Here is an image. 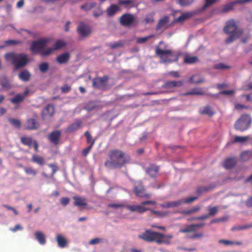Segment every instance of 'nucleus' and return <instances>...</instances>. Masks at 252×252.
<instances>
[{
	"instance_id": "obj_1",
	"label": "nucleus",
	"mask_w": 252,
	"mask_h": 252,
	"mask_svg": "<svg viewBox=\"0 0 252 252\" xmlns=\"http://www.w3.org/2000/svg\"><path fill=\"white\" fill-rule=\"evenodd\" d=\"M138 237L146 241L156 242L158 244H169L170 240L173 238V236L171 234L165 235L153 231L146 230L139 235Z\"/></svg>"
},
{
	"instance_id": "obj_2",
	"label": "nucleus",
	"mask_w": 252,
	"mask_h": 252,
	"mask_svg": "<svg viewBox=\"0 0 252 252\" xmlns=\"http://www.w3.org/2000/svg\"><path fill=\"white\" fill-rule=\"evenodd\" d=\"M109 157L110 160L105 163V166L109 168L120 167L129 160L128 156H126L124 153L119 150L110 152Z\"/></svg>"
},
{
	"instance_id": "obj_3",
	"label": "nucleus",
	"mask_w": 252,
	"mask_h": 252,
	"mask_svg": "<svg viewBox=\"0 0 252 252\" xmlns=\"http://www.w3.org/2000/svg\"><path fill=\"white\" fill-rule=\"evenodd\" d=\"M7 62H11L16 69L25 66L29 62V56L25 53L11 52L5 55Z\"/></svg>"
},
{
	"instance_id": "obj_4",
	"label": "nucleus",
	"mask_w": 252,
	"mask_h": 252,
	"mask_svg": "<svg viewBox=\"0 0 252 252\" xmlns=\"http://www.w3.org/2000/svg\"><path fill=\"white\" fill-rule=\"evenodd\" d=\"M224 31L226 34H230V36L225 39V42L227 44L234 42L239 38L243 32V30L238 27L234 20L227 22Z\"/></svg>"
},
{
	"instance_id": "obj_5",
	"label": "nucleus",
	"mask_w": 252,
	"mask_h": 252,
	"mask_svg": "<svg viewBox=\"0 0 252 252\" xmlns=\"http://www.w3.org/2000/svg\"><path fill=\"white\" fill-rule=\"evenodd\" d=\"M48 40L42 38L33 41L31 46V50L33 54H39L42 56L49 55Z\"/></svg>"
},
{
	"instance_id": "obj_6",
	"label": "nucleus",
	"mask_w": 252,
	"mask_h": 252,
	"mask_svg": "<svg viewBox=\"0 0 252 252\" xmlns=\"http://www.w3.org/2000/svg\"><path fill=\"white\" fill-rule=\"evenodd\" d=\"M156 53L160 59V62L163 63H170L178 60V57L171 50L163 49L156 47Z\"/></svg>"
},
{
	"instance_id": "obj_7",
	"label": "nucleus",
	"mask_w": 252,
	"mask_h": 252,
	"mask_svg": "<svg viewBox=\"0 0 252 252\" xmlns=\"http://www.w3.org/2000/svg\"><path fill=\"white\" fill-rule=\"evenodd\" d=\"M252 122V119L248 115H243L237 121L235 127L237 130L244 131L248 128Z\"/></svg>"
},
{
	"instance_id": "obj_8",
	"label": "nucleus",
	"mask_w": 252,
	"mask_h": 252,
	"mask_svg": "<svg viewBox=\"0 0 252 252\" xmlns=\"http://www.w3.org/2000/svg\"><path fill=\"white\" fill-rule=\"evenodd\" d=\"M136 20V17L133 14L126 13L120 18V23L125 26H131Z\"/></svg>"
},
{
	"instance_id": "obj_9",
	"label": "nucleus",
	"mask_w": 252,
	"mask_h": 252,
	"mask_svg": "<svg viewBox=\"0 0 252 252\" xmlns=\"http://www.w3.org/2000/svg\"><path fill=\"white\" fill-rule=\"evenodd\" d=\"M77 32L81 37H86L91 34L92 29L89 25L82 23L77 27Z\"/></svg>"
},
{
	"instance_id": "obj_10",
	"label": "nucleus",
	"mask_w": 252,
	"mask_h": 252,
	"mask_svg": "<svg viewBox=\"0 0 252 252\" xmlns=\"http://www.w3.org/2000/svg\"><path fill=\"white\" fill-rule=\"evenodd\" d=\"M108 77L106 76L103 77L95 78L93 81V86L95 89H105Z\"/></svg>"
},
{
	"instance_id": "obj_11",
	"label": "nucleus",
	"mask_w": 252,
	"mask_h": 252,
	"mask_svg": "<svg viewBox=\"0 0 252 252\" xmlns=\"http://www.w3.org/2000/svg\"><path fill=\"white\" fill-rule=\"evenodd\" d=\"M169 18L167 16H163L159 20L156 30L157 31L163 32L169 27Z\"/></svg>"
},
{
	"instance_id": "obj_12",
	"label": "nucleus",
	"mask_w": 252,
	"mask_h": 252,
	"mask_svg": "<svg viewBox=\"0 0 252 252\" xmlns=\"http://www.w3.org/2000/svg\"><path fill=\"white\" fill-rule=\"evenodd\" d=\"M56 240L58 247L61 248H64L68 245V240L64 236L61 234H57L56 235Z\"/></svg>"
},
{
	"instance_id": "obj_13",
	"label": "nucleus",
	"mask_w": 252,
	"mask_h": 252,
	"mask_svg": "<svg viewBox=\"0 0 252 252\" xmlns=\"http://www.w3.org/2000/svg\"><path fill=\"white\" fill-rule=\"evenodd\" d=\"M66 45L65 41L62 40L56 41L52 47H49V55L53 54L55 51L63 48Z\"/></svg>"
},
{
	"instance_id": "obj_14",
	"label": "nucleus",
	"mask_w": 252,
	"mask_h": 252,
	"mask_svg": "<svg viewBox=\"0 0 252 252\" xmlns=\"http://www.w3.org/2000/svg\"><path fill=\"white\" fill-rule=\"evenodd\" d=\"M125 207L131 212H137L139 213H143L148 209L143 206L142 204L140 205H126Z\"/></svg>"
},
{
	"instance_id": "obj_15",
	"label": "nucleus",
	"mask_w": 252,
	"mask_h": 252,
	"mask_svg": "<svg viewBox=\"0 0 252 252\" xmlns=\"http://www.w3.org/2000/svg\"><path fill=\"white\" fill-rule=\"evenodd\" d=\"M138 185L139 186H136L134 188V192L136 195L139 197L149 198L151 195L145 192L144 189L140 183H138Z\"/></svg>"
},
{
	"instance_id": "obj_16",
	"label": "nucleus",
	"mask_w": 252,
	"mask_h": 252,
	"mask_svg": "<svg viewBox=\"0 0 252 252\" xmlns=\"http://www.w3.org/2000/svg\"><path fill=\"white\" fill-rule=\"evenodd\" d=\"M73 199L75 200L73 204L75 206L81 207L85 206L87 205L86 199L84 197H80L79 196H74Z\"/></svg>"
},
{
	"instance_id": "obj_17",
	"label": "nucleus",
	"mask_w": 252,
	"mask_h": 252,
	"mask_svg": "<svg viewBox=\"0 0 252 252\" xmlns=\"http://www.w3.org/2000/svg\"><path fill=\"white\" fill-rule=\"evenodd\" d=\"M70 54L68 52L63 53L61 55H59L57 57V61L60 64H63L66 63L69 58H70Z\"/></svg>"
},
{
	"instance_id": "obj_18",
	"label": "nucleus",
	"mask_w": 252,
	"mask_h": 252,
	"mask_svg": "<svg viewBox=\"0 0 252 252\" xmlns=\"http://www.w3.org/2000/svg\"><path fill=\"white\" fill-rule=\"evenodd\" d=\"M61 136V132L60 131H55L51 133L49 136V138L50 141L54 143L55 145L58 144L59 140Z\"/></svg>"
},
{
	"instance_id": "obj_19",
	"label": "nucleus",
	"mask_w": 252,
	"mask_h": 252,
	"mask_svg": "<svg viewBox=\"0 0 252 252\" xmlns=\"http://www.w3.org/2000/svg\"><path fill=\"white\" fill-rule=\"evenodd\" d=\"M34 236L35 239L40 245H43L46 244V237L43 232L41 231H36L34 233Z\"/></svg>"
},
{
	"instance_id": "obj_20",
	"label": "nucleus",
	"mask_w": 252,
	"mask_h": 252,
	"mask_svg": "<svg viewBox=\"0 0 252 252\" xmlns=\"http://www.w3.org/2000/svg\"><path fill=\"white\" fill-rule=\"evenodd\" d=\"M197 197H190L187 198H181L177 200H175L177 206L183 205L185 203H190L197 199Z\"/></svg>"
},
{
	"instance_id": "obj_21",
	"label": "nucleus",
	"mask_w": 252,
	"mask_h": 252,
	"mask_svg": "<svg viewBox=\"0 0 252 252\" xmlns=\"http://www.w3.org/2000/svg\"><path fill=\"white\" fill-rule=\"evenodd\" d=\"M38 125L36 120L34 119H30L27 120L25 127L27 129H34L38 127Z\"/></svg>"
},
{
	"instance_id": "obj_22",
	"label": "nucleus",
	"mask_w": 252,
	"mask_h": 252,
	"mask_svg": "<svg viewBox=\"0 0 252 252\" xmlns=\"http://www.w3.org/2000/svg\"><path fill=\"white\" fill-rule=\"evenodd\" d=\"M236 158H229L225 160L223 166L226 169H230L233 167L236 164Z\"/></svg>"
},
{
	"instance_id": "obj_23",
	"label": "nucleus",
	"mask_w": 252,
	"mask_h": 252,
	"mask_svg": "<svg viewBox=\"0 0 252 252\" xmlns=\"http://www.w3.org/2000/svg\"><path fill=\"white\" fill-rule=\"evenodd\" d=\"M218 243L220 244H223L224 246H233L234 245H240L242 244V243L241 242H236L228 240H220L218 241Z\"/></svg>"
},
{
	"instance_id": "obj_24",
	"label": "nucleus",
	"mask_w": 252,
	"mask_h": 252,
	"mask_svg": "<svg viewBox=\"0 0 252 252\" xmlns=\"http://www.w3.org/2000/svg\"><path fill=\"white\" fill-rule=\"evenodd\" d=\"M189 82L193 84H199L204 82V79L199 74H195L191 76L189 80Z\"/></svg>"
},
{
	"instance_id": "obj_25",
	"label": "nucleus",
	"mask_w": 252,
	"mask_h": 252,
	"mask_svg": "<svg viewBox=\"0 0 252 252\" xmlns=\"http://www.w3.org/2000/svg\"><path fill=\"white\" fill-rule=\"evenodd\" d=\"M192 16V14L191 12H185L182 13L179 17L176 19V22L182 23L184 21L188 19Z\"/></svg>"
},
{
	"instance_id": "obj_26",
	"label": "nucleus",
	"mask_w": 252,
	"mask_h": 252,
	"mask_svg": "<svg viewBox=\"0 0 252 252\" xmlns=\"http://www.w3.org/2000/svg\"><path fill=\"white\" fill-rule=\"evenodd\" d=\"M158 168L155 165H150L147 169V173L151 177H155L157 174Z\"/></svg>"
},
{
	"instance_id": "obj_27",
	"label": "nucleus",
	"mask_w": 252,
	"mask_h": 252,
	"mask_svg": "<svg viewBox=\"0 0 252 252\" xmlns=\"http://www.w3.org/2000/svg\"><path fill=\"white\" fill-rule=\"evenodd\" d=\"M119 8L116 5H112L109 7L106 10L107 14L109 16H112L115 14L118 11Z\"/></svg>"
},
{
	"instance_id": "obj_28",
	"label": "nucleus",
	"mask_w": 252,
	"mask_h": 252,
	"mask_svg": "<svg viewBox=\"0 0 252 252\" xmlns=\"http://www.w3.org/2000/svg\"><path fill=\"white\" fill-rule=\"evenodd\" d=\"M24 99V96L21 94H16L13 98H10V100L13 104H18L22 102Z\"/></svg>"
},
{
	"instance_id": "obj_29",
	"label": "nucleus",
	"mask_w": 252,
	"mask_h": 252,
	"mask_svg": "<svg viewBox=\"0 0 252 252\" xmlns=\"http://www.w3.org/2000/svg\"><path fill=\"white\" fill-rule=\"evenodd\" d=\"M183 85L181 81H170L166 82L164 84V87L166 88L169 89L176 87H180Z\"/></svg>"
},
{
	"instance_id": "obj_30",
	"label": "nucleus",
	"mask_w": 252,
	"mask_h": 252,
	"mask_svg": "<svg viewBox=\"0 0 252 252\" xmlns=\"http://www.w3.org/2000/svg\"><path fill=\"white\" fill-rule=\"evenodd\" d=\"M199 112L201 114H206L209 116H212L214 114V112L209 106H205L200 108Z\"/></svg>"
},
{
	"instance_id": "obj_31",
	"label": "nucleus",
	"mask_w": 252,
	"mask_h": 252,
	"mask_svg": "<svg viewBox=\"0 0 252 252\" xmlns=\"http://www.w3.org/2000/svg\"><path fill=\"white\" fill-rule=\"evenodd\" d=\"M204 94L203 90L199 88H194L190 91L186 93L185 94L186 95H203Z\"/></svg>"
},
{
	"instance_id": "obj_32",
	"label": "nucleus",
	"mask_w": 252,
	"mask_h": 252,
	"mask_svg": "<svg viewBox=\"0 0 252 252\" xmlns=\"http://www.w3.org/2000/svg\"><path fill=\"white\" fill-rule=\"evenodd\" d=\"M32 160L39 165H43L45 163L44 158L38 155H33Z\"/></svg>"
},
{
	"instance_id": "obj_33",
	"label": "nucleus",
	"mask_w": 252,
	"mask_h": 252,
	"mask_svg": "<svg viewBox=\"0 0 252 252\" xmlns=\"http://www.w3.org/2000/svg\"><path fill=\"white\" fill-rule=\"evenodd\" d=\"M54 113V107L51 105H48L47 107L43 110L42 115L43 116H51Z\"/></svg>"
},
{
	"instance_id": "obj_34",
	"label": "nucleus",
	"mask_w": 252,
	"mask_h": 252,
	"mask_svg": "<svg viewBox=\"0 0 252 252\" xmlns=\"http://www.w3.org/2000/svg\"><path fill=\"white\" fill-rule=\"evenodd\" d=\"M19 78L20 79L23 81H27L29 80L31 74L29 73V71L27 70H24L22 71L19 74Z\"/></svg>"
},
{
	"instance_id": "obj_35",
	"label": "nucleus",
	"mask_w": 252,
	"mask_h": 252,
	"mask_svg": "<svg viewBox=\"0 0 252 252\" xmlns=\"http://www.w3.org/2000/svg\"><path fill=\"white\" fill-rule=\"evenodd\" d=\"M195 227L196 226H195L194 224L189 225L186 226L185 228L180 229L179 231L182 233L194 232L197 230Z\"/></svg>"
},
{
	"instance_id": "obj_36",
	"label": "nucleus",
	"mask_w": 252,
	"mask_h": 252,
	"mask_svg": "<svg viewBox=\"0 0 252 252\" xmlns=\"http://www.w3.org/2000/svg\"><path fill=\"white\" fill-rule=\"evenodd\" d=\"M250 139V136H236L235 137L234 142V143H244Z\"/></svg>"
},
{
	"instance_id": "obj_37",
	"label": "nucleus",
	"mask_w": 252,
	"mask_h": 252,
	"mask_svg": "<svg viewBox=\"0 0 252 252\" xmlns=\"http://www.w3.org/2000/svg\"><path fill=\"white\" fill-rule=\"evenodd\" d=\"M197 58L194 56H186L184 58V62L186 63H193L196 62Z\"/></svg>"
},
{
	"instance_id": "obj_38",
	"label": "nucleus",
	"mask_w": 252,
	"mask_h": 252,
	"mask_svg": "<svg viewBox=\"0 0 252 252\" xmlns=\"http://www.w3.org/2000/svg\"><path fill=\"white\" fill-rule=\"evenodd\" d=\"M252 157V151H246L243 152L241 155V158L243 160L246 161Z\"/></svg>"
},
{
	"instance_id": "obj_39",
	"label": "nucleus",
	"mask_w": 252,
	"mask_h": 252,
	"mask_svg": "<svg viewBox=\"0 0 252 252\" xmlns=\"http://www.w3.org/2000/svg\"><path fill=\"white\" fill-rule=\"evenodd\" d=\"M160 206L163 208H169L178 207L176 201L167 202L163 204H161Z\"/></svg>"
},
{
	"instance_id": "obj_40",
	"label": "nucleus",
	"mask_w": 252,
	"mask_h": 252,
	"mask_svg": "<svg viewBox=\"0 0 252 252\" xmlns=\"http://www.w3.org/2000/svg\"><path fill=\"white\" fill-rule=\"evenodd\" d=\"M119 3L124 5L126 8H129L133 6V1L132 0H126L120 1Z\"/></svg>"
},
{
	"instance_id": "obj_41",
	"label": "nucleus",
	"mask_w": 252,
	"mask_h": 252,
	"mask_svg": "<svg viewBox=\"0 0 252 252\" xmlns=\"http://www.w3.org/2000/svg\"><path fill=\"white\" fill-rule=\"evenodd\" d=\"M21 142L24 145L31 146L32 144V139L30 137H22L21 138Z\"/></svg>"
},
{
	"instance_id": "obj_42",
	"label": "nucleus",
	"mask_w": 252,
	"mask_h": 252,
	"mask_svg": "<svg viewBox=\"0 0 252 252\" xmlns=\"http://www.w3.org/2000/svg\"><path fill=\"white\" fill-rule=\"evenodd\" d=\"M1 85L4 89H8L11 87L9 80L5 77L1 80Z\"/></svg>"
},
{
	"instance_id": "obj_43",
	"label": "nucleus",
	"mask_w": 252,
	"mask_h": 252,
	"mask_svg": "<svg viewBox=\"0 0 252 252\" xmlns=\"http://www.w3.org/2000/svg\"><path fill=\"white\" fill-rule=\"evenodd\" d=\"M8 122L15 128H19L21 126V123L18 119L9 118L8 119Z\"/></svg>"
},
{
	"instance_id": "obj_44",
	"label": "nucleus",
	"mask_w": 252,
	"mask_h": 252,
	"mask_svg": "<svg viewBox=\"0 0 252 252\" xmlns=\"http://www.w3.org/2000/svg\"><path fill=\"white\" fill-rule=\"evenodd\" d=\"M154 35L151 34L150 35L142 37H138L137 38L136 42L138 44H142L145 43L148 39L153 37Z\"/></svg>"
},
{
	"instance_id": "obj_45",
	"label": "nucleus",
	"mask_w": 252,
	"mask_h": 252,
	"mask_svg": "<svg viewBox=\"0 0 252 252\" xmlns=\"http://www.w3.org/2000/svg\"><path fill=\"white\" fill-rule=\"evenodd\" d=\"M235 4V1L226 4L223 7V11L226 12L231 10Z\"/></svg>"
},
{
	"instance_id": "obj_46",
	"label": "nucleus",
	"mask_w": 252,
	"mask_h": 252,
	"mask_svg": "<svg viewBox=\"0 0 252 252\" xmlns=\"http://www.w3.org/2000/svg\"><path fill=\"white\" fill-rule=\"evenodd\" d=\"M39 68L41 72H45L49 68V64L47 63H42L39 65Z\"/></svg>"
},
{
	"instance_id": "obj_47",
	"label": "nucleus",
	"mask_w": 252,
	"mask_h": 252,
	"mask_svg": "<svg viewBox=\"0 0 252 252\" xmlns=\"http://www.w3.org/2000/svg\"><path fill=\"white\" fill-rule=\"evenodd\" d=\"M145 23L147 24H152L153 23L154 21L153 15L152 14H149L146 15L145 20H144Z\"/></svg>"
},
{
	"instance_id": "obj_48",
	"label": "nucleus",
	"mask_w": 252,
	"mask_h": 252,
	"mask_svg": "<svg viewBox=\"0 0 252 252\" xmlns=\"http://www.w3.org/2000/svg\"><path fill=\"white\" fill-rule=\"evenodd\" d=\"M24 170L28 175H32L33 176L36 175V171L32 167H25Z\"/></svg>"
},
{
	"instance_id": "obj_49",
	"label": "nucleus",
	"mask_w": 252,
	"mask_h": 252,
	"mask_svg": "<svg viewBox=\"0 0 252 252\" xmlns=\"http://www.w3.org/2000/svg\"><path fill=\"white\" fill-rule=\"evenodd\" d=\"M219 211V208L217 206L209 208V216H214L217 214Z\"/></svg>"
},
{
	"instance_id": "obj_50",
	"label": "nucleus",
	"mask_w": 252,
	"mask_h": 252,
	"mask_svg": "<svg viewBox=\"0 0 252 252\" xmlns=\"http://www.w3.org/2000/svg\"><path fill=\"white\" fill-rule=\"evenodd\" d=\"M124 45V43L122 41L119 40L114 43H112L110 44V47L112 49H115L122 46Z\"/></svg>"
},
{
	"instance_id": "obj_51",
	"label": "nucleus",
	"mask_w": 252,
	"mask_h": 252,
	"mask_svg": "<svg viewBox=\"0 0 252 252\" xmlns=\"http://www.w3.org/2000/svg\"><path fill=\"white\" fill-rule=\"evenodd\" d=\"M81 122L80 121H76L72 124L69 127L70 130H74L77 129L81 126Z\"/></svg>"
},
{
	"instance_id": "obj_52",
	"label": "nucleus",
	"mask_w": 252,
	"mask_h": 252,
	"mask_svg": "<svg viewBox=\"0 0 252 252\" xmlns=\"http://www.w3.org/2000/svg\"><path fill=\"white\" fill-rule=\"evenodd\" d=\"M194 0H178V3L182 6H187L191 4Z\"/></svg>"
},
{
	"instance_id": "obj_53",
	"label": "nucleus",
	"mask_w": 252,
	"mask_h": 252,
	"mask_svg": "<svg viewBox=\"0 0 252 252\" xmlns=\"http://www.w3.org/2000/svg\"><path fill=\"white\" fill-rule=\"evenodd\" d=\"M217 0H205V3L203 6L202 8L203 9H206L211 5H212L213 3L216 1Z\"/></svg>"
},
{
	"instance_id": "obj_54",
	"label": "nucleus",
	"mask_w": 252,
	"mask_h": 252,
	"mask_svg": "<svg viewBox=\"0 0 252 252\" xmlns=\"http://www.w3.org/2000/svg\"><path fill=\"white\" fill-rule=\"evenodd\" d=\"M125 206H126L125 205L121 203H112L108 205V207H112L116 209L118 208L124 207Z\"/></svg>"
},
{
	"instance_id": "obj_55",
	"label": "nucleus",
	"mask_w": 252,
	"mask_h": 252,
	"mask_svg": "<svg viewBox=\"0 0 252 252\" xmlns=\"http://www.w3.org/2000/svg\"><path fill=\"white\" fill-rule=\"evenodd\" d=\"M214 68L217 69H223L228 68V66L223 63H220L215 65Z\"/></svg>"
},
{
	"instance_id": "obj_56",
	"label": "nucleus",
	"mask_w": 252,
	"mask_h": 252,
	"mask_svg": "<svg viewBox=\"0 0 252 252\" xmlns=\"http://www.w3.org/2000/svg\"><path fill=\"white\" fill-rule=\"evenodd\" d=\"M94 143V140H93L92 141V143L91 144L90 146L83 151V154L84 156H87V155L89 153V152L92 149Z\"/></svg>"
},
{
	"instance_id": "obj_57",
	"label": "nucleus",
	"mask_w": 252,
	"mask_h": 252,
	"mask_svg": "<svg viewBox=\"0 0 252 252\" xmlns=\"http://www.w3.org/2000/svg\"><path fill=\"white\" fill-rule=\"evenodd\" d=\"M60 201L63 205L66 206L69 203L70 199L68 197H63L61 199Z\"/></svg>"
},
{
	"instance_id": "obj_58",
	"label": "nucleus",
	"mask_w": 252,
	"mask_h": 252,
	"mask_svg": "<svg viewBox=\"0 0 252 252\" xmlns=\"http://www.w3.org/2000/svg\"><path fill=\"white\" fill-rule=\"evenodd\" d=\"M235 93V91L234 90H228V91H221L220 93V94L230 95L234 94Z\"/></svg>"
},
{
	"instance_id": "obj_59",
	"label": "nucleus",
	"mask_w": 252,
	"mask_h": 252,
	"mask_svg": "<svg viewBox=\"0 0 252 252\" xmlns=\"http://www.w3.org/2000/svg\"><path fill=\"white\" fill-rule=\"evenodd\" d=\"M48 166L52 168V176H53L54 174L56 173V172L57 171L58 168V167L54 164H48Z\"/></svg>"
},
{
	"instance_id": "obj_60",
	"label": "nucleus",
	"mask_w": 252,
	"mask_h": 252,
	"mask_svg": "<svg viewBox=\"0 0 252 252\" xmlns=\"http://www.w3.org/2000/svg\"><path fill=\"white\" fill-rule=\"evenodd\" d=\"M101 242V239L98 238H95L94 239H92L90 242L89 244L91 245H95L98 244Z\"/></svg>"
},
{
	"instance_id": "obj_61",
	"label": "nucleus",
	"mask_w": 252,
	"mask_h": 252,
	"mask_svg": "<svg viewBox=\"0 0 252 252\" xmlns=\"http://www.w3.org/2000/svg\"><path fill=\"white\" fill-rule=\"evenodd\" d=\"M23 227L21 225H20V224H18L16 225L13 228H10V230L11 231L16 232L17 230H23Z\"/></svg>"
},
{
	"instance_id": "obj_62",
	"label": "nucleus",
	"mask_w": 252,
	"mask_h": 252,
	"mask_svg": "<svg viewBox=\"0 0 252 252\" xmlns=\"http://www.w3.org/2000/svg\"><path fill=\"white\" fill-rule=\"evenodd\" d=\"M242 90L244 91H248L252 89V83H249L248 85H243L242 88Z\"/></svg>"
},
{
	"instance_id": "obj_63",
	"label": "nucleus",
	"mask_w": 252,
	"mask_h": 252,
	"mask_svg": "<svg viewBox=\"0 0 252 252\" xmlns=\"http://www.w3.org/2000/svg\"><path fill=\"white\" fill-rule=\"evenodd\" d=\"M3 207H5L8 210H10V211H12L15 215L18 214V211L14 208L7 206L6 205H3Z\"/></svg>"
},
{
	"instance_id": "obj_64",
	"label": "nucleus",
	"mask_w": 252,
	"mask_h": 252,
	"mask_svg": "<svg viewBox=\"0 0 252 252\" xmlns=\"http://www.w3.org/2000/svg\"><path fill=\"white\" fill-rule=\"evenodd\" d=\"M85 135L87 138V142L88 143H90L91 144L92 143V141L93 140L92 139V137H91V135L90 133L88 131H86L85 133Z\"/></svg>"
}]
</instances>
